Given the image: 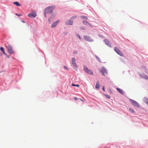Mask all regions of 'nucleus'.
<instances>
[{"instance_id":"f257e3e1","label":"nucleus","mask_w":148,"mask_h":148,"mask_svg":"<svg viewBox=\"0 0 148 148\" xmlns=\"http://www.w3.org/2000/svg\"><path fill=\"white\" fill-rule=\"evenodd\" d=\"M55 7L54 6H51L48 7L44 10V13L45 14H49L51 13L54 10Z\"/></svg>"},{"instance_id":"f03ea898","label":"nucleus","mask_w":148,"mask_h":148,"mask_svg":"<svg viewBox=\"0 0 148 148\" xmlns=\"http://www.w3.org/2000/svg\"><path fill=\"white\" fill-rule=\"evenodd\" d=\"M76 17V16H73L71 17L69 20H67L65 22V23L68 25H73V20Z\"/></svg>"},{"instance_id":"7ed1b4c3","label":"nucleus","mask_w":148,"mask_h":148,"mask_svg":"<svg viewBox=\"0 0 148 148\" xmlns=\"http://www.w3.org/2000/svg\"><path fill=\"white\" fill-rule=\"evenodd\" d=\"M6 47L9 53L12 54L14 53L12 47L9 44L6 45Z\"/></svg>"},{"instance_id":"20e7f679","label":"nucleus","mask_w":148,"mask_h":148,"mask_svg":"<svg viewBox=\"0 0 148 148\" xmlns=\"http://www.w3.org/2000/svg\"><path fill=\"white\" fill-rule=\"evenodd\" d=\"M129 101L135 107L138 108L140 107L139 104L135 101L130 99H129Z\"/></svg>"},{"instance_id":"39448f33","label":"nucleus","mask_w":148,"mask_h":148,"mask_svg":"<svg viewBox=\"0 0 148 148\" xmlns=\"http://www.w3.org/2000/svg\"><path fill=\"white\" fill-rule=\"evenodd\" d=\"M84 71L90 75H93V73L92 70H90L86 67L85 66H84Z\"/></svg>"},{"instance_id":"423d86ee","label":"nucleus","mask_w":148,"mask_h":148,"mask_svg":"<svg viewBox=\"0 0 148 148\" xmlns=\"http://www.w3.org/2000/svg\"><path fill=\"white\" fill-rule=\"evenodd\" d=\"M28 16L31 18H34L36 16V12L35 11H32L28 15Z\"/></svg>"},{"instance_id":"0eeeda50","label":"nucleus","mask_w":148,"mask_h":148,"mask_svg":"<svg viewBox=\"0 0 148 148\" xmlns=\"http://www.w3.org/2000/svg\"><path fill=\"white\" fill-rule=\"evenodd\" d=\"M114 50L119 55H120L121 56H123V54L122 53V52L119 49H118V48L115 47L114 48Z\"/></svg>"},{"instance_id":"6e6552de","label":"nucleus","mask_w":148,"mask_h":148,"mask_svg":"<svg viewBox=\"0 0 148 148\" xmlns=\"http://www.w3.org/2000/svg\"><path fill=\"white\" fill-rule=\"evenodd\" d=\"M84 38L85 40L89 42H91L93 41V40H92L90 37L87 36H84Z\"/></svg>"},{"instance_id":"1a4fd4ad","label":"nucleus","mask_w":148,"mask_h":148,"mask_svg":"<svg viewBox=\"0 0 148 148\" xmlns=\"http://www.w3.org/2000/svg\"><path fill=\"white\" fill-rule=\"evenodd\" d=\"M101 72L102 73V75L104 76L105 75V74H107V70L104 67H102L101 69Z\"/></svg>"},{"instance_id":"9d476101","label":"nucleus","mask_w":148,"mask_h":148,"mask_svg":"<svg viewBox=\"0 0 148 148\" xmlns=\"http://www.w3.org/2000/svg\"><path fill=\"white\" fill-rule=\"evenodd\" d=\"M75 58H72V64L75 67H77V66L76 64L75 61Z\"/></svg>"},{"instance_id":"9b49d317","label":"nucleus","mask_w":148,"mask_h":148,"mask_svg":"<svg viewBox=\"0 0 148 148\" xmlns=\"http://www.w3.org/2000/svg\"><path fill=\"white\" fill-rule=\"evenodd\" d=\"M58 23V21H56V22H53L52 23V24L51 25V27L54 28V27H55L57 25V24Z\"/></svg>"},{"instance_id":"f8f14e48","label":"nucleus","mask_w":148,"mask_h":148,"mask_svg":"<svg viewBox=\"0 0 148 148\" xmlns=\"http://www.w3.org/2000/svg\"><path fill=\"white\" fill-rule=\"evenodd\" d=\"M104 41L107 45L110 47H111V44L108 40L105 39L104 40Z\"/></svg>"},{"instance_id":"ddd939ff","label":"nucleus","mask_w":148,"mask_h":148,"mask_svg":"<svg viewBox=\"0 0 148 148\" xmlns=\"http://www.w3.org/2000/svg\"><path fill=\"white\" fill-rule=\"evenodd\" d=\"M54 16H51L49 18L48 21L49 23L51 22L53 19L54 18Z\"/></svg>"},{"instance_id":"4468645a","label":"nucleus","mask_w":148,"mask_h":148,"mask_svg":"<svg viewBox=\"0 0 148 148\" xmlns=\"http://www.w3.org/2000/svg\"><path fill=\"white\" fill-rule=\"evenodd\" d=\"M99 87V82L97 81L95 85V88L97 89H98Z\"/></svg>"},{"instance_id":"2eb2a0df","label":"nucleus","mask_w":148,"mask_h":148,"mask_svg":"<svg viewBox=\"0 0 148 148\" xmlns=\"http://www.w3.org/2000/svg\"><path fill=\"white\" fill-rule=\"evenodd\" d=\"M116 90L120 93L122 94H123V92L121 89L119 88H117Z\"/></svg>"},{"instance_id":"dca6fc26","label":"nucleus","mask_w":148,"mask_h":148,"mask_svg":"<svg viewBox=\"0 0 148 148\" xmlns=\"http://www.w3.org/2000/svg\"><path fill=\"white\" fill-rule=\"evenodd\" d=\"M13 3L14 4L17 6H21V5L19 4V3L18 2H13Z\"/></svg>"},{"instance_id":"f3484780","label":"nucleus","mask_w":148,"mask_h":148,"mask_svg":"<svg viewBox=\"0 0 148 148\" xmlns=\"http://www.w3.org/2000/svg\"><path fill=\"white\" fill-rule=\"evenodd\" d=\"M141 68L142 69H144L145 71V72L148 74V69L146 70L145 67L144 66H142Z\"/></svg>"},{"instance_id":"a211bd4d","label":"nucleus","mask_w":148,"mask_h":148,"mask_svg":"<svg viewBox=\"0 0 148 148\" xmlns=\"http://www.w3.org/2000/svg\"><path fill=\"white\" fill-rule=\"evenodd\" d=\"M82 22L83 24H84V25H87V24H88L90 26L91 25H90L89 23H88L86 21H83Z\"/></svg>"},{"instance_id":"6ab92c4d","label":"nucleus","mask_w":148,"mask_h":148,"mask_svg":"<svg viewBox=\"0 0 148 148\" xmlns=\"http://www.w3.org/2000/svg\"><path fill=\"white\" fill-rule=\"evenodd\" d=\"M140 76H141L142 77H143L145 79H148V76H147V75H144L143 76H142L141 75H140Z\"/></svg>"},{"instance_id":"aec40b11","label":"nucleus","mask_w":148,"mask_h":148,"mask_svg":"<svg viewBox=\"0 0 148 148\" xmlns=\"http://www.w3.org/2000/svg\"><path fill=\"white\" fill-rule=\"evenodd\" d=\"M81 17L83 19H85V20L88 19V18L86 16H81Z\"/></svg>"},{"instance_id":"412c9836","label":"nucleus","mask_w":148,"mask_h":148,"mask_svg":"<svg viewBox=\"0 0 148 148\" xmlns=\"http://www.w3.org/2000/svg\"><path fill=\"white\" fill-rule=\"evenodd\" d=\"M129 110L130 111V112L132 113H134V111L133 110V109L131 108H129Z\"/></svg>"},{"instance_id":"4be33fe9","label":"nucleus","mask_w":148,"mask_h":148,"mask_svg":"<svg viewBox=\"0 0 148 148\" xmlns=\"http://www.w3.org/2000/svg\"><path fill=\"white\" fill-rule=\"evenodd\" d=\"M71 85L72 86H77L78 87H79V84L75 85V84H73H73H72Z\"/></svg>"},{"instance_id":"5701e85b","label":"nucleus","mask_w":148,"mask_h":148,"mask_svg":"<svg viewBox=\"0 0 148 148\" xmlns=\"http://www.w3.org/2000/svg\"><path fill=\"white\" fill-rule=\"evenodd\" d=\"M0 49L1 50V51L2 52L4 50V49L3 47H1L0 48Z\"/></svg>"},{"instance_id":"b1692460","label":"nucleus","mask_w":148,"mask_h":148,"mask_svg":"<svg viewBox=\"0 0 148 148\" xmlns=\"http://www.w3.org/2000/svg\"><path fill=\"white\" fill-rule=\"evenodd\" d=\"M145 101H146L145 103L148 104V99H145Z\"/></svg>"},{"instance_id":"393cba45","label":"nucleus","mask_w":148,"mask_h":148,"mask_svg":"<svg viewBox=\"0 0 148 148\" xmlns=\"http://www.w3.org/2000/svg\"><path fill=\"white\" fill-rule=\"evenodd\" d=\"M15 15L18 16H22V14H17V13H16L15 14Z\"/></svg>"},{"instance_id":"a878e982","label":"nucleus","mask_w":148,"mask_h":148,"mask_svg":"<svg viewBox=\"0 0 148 148\" xmlns=\"http://www.w3.org/2000/svg\"><path fill=\"white\" fill-rule=\"evenodd\" d=\"M105 96L108 98L109 99L110 98V96H108L107 95H105Z\"/></svg>"},{"instance_id":"bb28decb","label":"nucleus","mask_w":148,"mask_h":148,"mask_svg":"<svg viewBox=\"0 0 148 148\" xmlns=\"http://www.w3.org/2000/svg\"><path fill=\"white\" fill-rule=\"evenodd\" d=\"M77 37H78V38H79V39H81V37L79 35H78Z\"/></svg>"},{"instance_id":"cd10ccee","label":"nucleus","mask_w":148,"mask_h":148,"mask_svg":"<svg viewBox=\"0 0 148 148\" xmlns=\"http://www.w3.org/2000/svg\"><path fill=\"white\" fill-rule=\"evenodd\" d=\"M77 53V51H75L74 52H73V53L74 54H76Z\"/></svg>"},{"instance_id":"c85d7f7f","label":"nucleus","mask_w":148,"mask_h":148,"mask_svg":"<svg viewBox=\"0 0 148 148\" xmlns=\"http://www.w3.org/2000/svg\"><path fill=\"white\" fill-rule=\"evenodd\" d=\"M102 90L103 91H105V89H104V86H103V87Z\"/></svg>"},{"instance_id":"c756f323","label":"nucleus","mask_w":148,"mask_h":148,"mask_svg":"<svg viewBox=\"0 0 148 148\" xmlns=\"http://www.w3.org/2000/svg\"><path fill=\"white\" fill-rule=\"evenodd\" d=\"M2 52L4 55H6V54L4 51H3Z\"/></svg>"},{"instance_id":"7c9ffc66","label":"nucleus","mask_w":148,"mask_h":148,"mask_svg":"<svg viewBox=\"0 0 148 148\" xmlns=\"http://www.w3.org/2000/svg\"><path fill=\"white\" fill-rule=\"evenodd\" d=\"M2 52L4 55H6V54L4 51H3Z\"/></svg>"},{"instance_id":"2f4dec72","label":"nucleus","mask_w":148,"mask_h":148,"mask_svg":"<svg viewBox=\"0 0 148 148\" xmlns=\"http://www.w3.org/2000/svg\"><path fill=\"white\" fill-rule=\"evenodd\" d=\"M74 99L75 100H77V98H76V97H75L74 98Z\"/></svg>"},{"instance_id":"473e14b6","label":"nucleus","mask_w":148,"mask_h":148,"mask_svg":"<svg viewBox=\"0 0 148 148\" xmlns=\"http://www.w3.org/2000/svg\"><path fill=\"white\" fill-rule=\"evenodd\" d=\"M81 29H85V28H83V27H81Z\"/></svg>"},{"instance_id":"72a5a7b5","label":"nucleus","mask_w":148,"mask_h":148,"mask_svg":"<svg viewBox=\"0 0 148 148\" xmlns=\"http://www.w3.org/2000/svg\"><path fill=\"white\" fill-rule=\"evenodd\" d=\"M79 99H80V100H81V101H84L82 99H81L80 98H79Z\"/></svg>"},{"instance_id":"f704fd0d","label":"nucleus","mask_w":148,"mask_h":148,"mask_svg":"<svg viewBox=\"0 0 148 148\" xmlns=\"http://www.w3.org/2000/svg\"><path fill=\"white\" fill-rule=\"evenodd\" d=\"M64 68L65 69H67V68L66 67V66H64Z\"/></svg>"},{"instance_id":"c9c22d12","label":"nucleus","mask_w":148,"mask_h":148,"mask_svg":"<svg viewBox=\"0 0 148 148\" xmlns=\"http://www.w3.org/2000/svg\"><path fill=\"white\" fill-rule=\"evenodd\" d=\"M21 22L23 23H25V22L23 21H21Z\"/></svg>"},{"instance_id":"e433bc0d","label":"nucleus","mask_w":148,"mask_h":148,"mask_svg":"<svg viewBox=\"0 0 148 148\" xmlns=\"http://www.w3.org/2000/svg\"><path fill=\"white\" fill-rule=\"evenodd\" d=\"M44 15H45V17H46V14H44Z\"/></svg>"}]
</instances>
